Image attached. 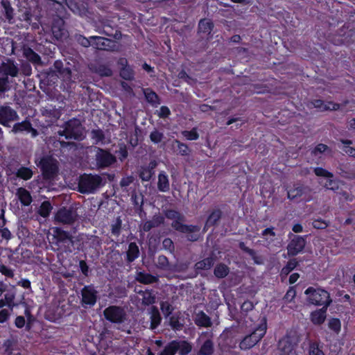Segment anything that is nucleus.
Wrapping results in <instances>:
<instances>
[{"label":"nucleus","mask_w":355,"mask_h":355,"mask_svg":"<svg viewBox=\"0 0 355 355\" xmlns=\"http://www.w3.org/2000/svg\"><path fill=\"white\" fill-rule=\"evenodd\" d=\"M312 225L315 229L324 230L329 226V222L321 218H317L313 220Z\"/></svg>","instance_id":"nucleus-55"},{"label":"nucleus","mask_w":355,"mask_h":355,"mask_svg":"<svg viewBox=\"0 0 355 355\" xmlns=\"http://www.w3.org/2000/svg\"><path fill=\"white\" fill-rule=\"evenodd\" d=\"M12 131L14 133H21L24 132L26 134H31L33 138H35L38 135V131L35 128H33L31 123L28 120H24L21 122L15 123Z\"/></svg>","instance_id":"nucleus-15"},{"label":"nucleus","mask_w":355,"mask_h":355,"mask_svg":"<svg viewBox=\"0 0 355 355\" xmlns=\"http://www.w3.org/2000/svg\"><path fill=\"white\" fill-rule=\"evenodd\" d=\"M142 302L145 305H150L155 303V297L151 292L146 291L143 293Z\"/></svg>","instance_id":"nucleus-52"},{"label":"nucleus","mask_w":355,"mask_h":355,"mask_svg":"<svg viewBox=\"0 0 355 355\" xmlns=\"http://www.w3.org/2000/svg\"><path fill=\"white\" fill-rule=\"evenodd\" d=\"M17 196L21 204L24 206L30 205L33 201L31 193L25 188H19L17 191Z\"/></svg>","instance_id":"nucleus-25"},{"label":"nucleus","mask_w":355,"mask_h":355,"mask_svg":"<svg viewBox=\"0 0 355 355\" xmlns=\"http://www.w3.org/2000/svg\"><path fill=\"white\" fill-rule=\"evenodd\" d=\"M55 238L58 242L64 243H73L71 235L67 231L57 228L55 230Z\"/></svg>","instance_id":"nucleus-33"},{"label":"nucleus","mask_w":355,"mask_h":355,"mask_svg":"<svg viewBox=\"0 0 355 355\" xmlns=\"http://www.w3.org/2000/svg\"><path fill=\"white\" fill-rule=\"evenodd\" d=\"M52 33L57 40H62L67 37L68 34L63 26V21L58 19L52 26Z\"/></svg>","instance_id":"nucleus-19"},{"label":"nucleus","mask_w":355,"mask_h":355,"mask_svg":"<svg viewBox=\"0 0 355 355\" xmlns=\"http://www.w3.org/2000/svg\"><path fill=\"white\" fill-rule=\"evenodd\" d=\"M311 191L312 189L309 186L302 182H296L293 184V187L287 190V197L291 200L303 197L306 201H309Z\"/></svg>","instance_id":"nucleus-9"},{"label":"nucleus","mask_w":355,"mask_h":355,"mask_svg":"<svg viewBox=\"0 0 355 355\" xmlns=\"http://www.w3.org/2000/svg\"><path fill=\"white\" fill-rule=\"evenodd\" d=\"M122 227V220L120 217H117L114 223L111 225V233L115 236H119L121 234Z\"/></svg>","instance_id":"nucleus-48"},{"label":"nucleus","mask_w":355,"mask_h":355,"mask_svg":"<svg viewBox=\"0 0 355 355\" xmlns=\"http://www.w3.org/2000/svg\"><path fill=\"white\" fill-rule=\"evenodd\" d=\"M329 306H323L321 309L311 313L310 319L313 324L320 325L324 323L327 318V311Z\"/></svg>","instance_id":"nucleus-18"},{"label":"nucleus","mask_w":355,"mask_h":355,"mask_svg":"<svg viewBox=\"0 0 355 355\" xmlns=\"http://www.w3.org/2000/svg\"><path fill=\"white\" fill-rule=\"evenodd\" d=\"M254 308V305L252 302L250 300H245L241 306V312L247 315L248 313Z\"/></svg>","instance_id":"nucleus-60"},{"label":"nucleus","mask_w":355,"mask_h":355,"mask_svg":"<svg viewBox=\"0 0 355 355\" xmlns=\"http://www.w3.org/2000/svg\"><path fill=\"white\" fill-rule=\"evenodd\" d=\"M298 266L299 262L297 259L293 258L289 259L286 266H284L280 270L279 276L282 282L284 281V279L287 278L288 275Z\"/></svg>","instance_id":"nucleus-20"},{"label":"nucleus","mask_w":355,"mask_h":355,"mask_svg":"<svg viewBox=\"0 0 355 355\" xmlns=\"http://www.w3.org/2000/svg\"><path fill=\"white\" fill-rule=\"evenodd\" d=\"M169 324L175 331L181 330L184 326V324L180 321V316L178 314L172 315L169 318Z\"/></svg>","instance_id":"nucleus-43"},{"label":"nucleus","mask_w":355,"mask_h":355,"mask_svg":"<svg viewBox=\"0 0 355 355\" xmlns=\"http://www.w3.org/2000/svg\"><path fill=\"white\" fill-rule=\"evenodd\" d=\"M180 349L179 341L173 340L169 342L158 355H175Z\"/></svg>","instance_id":"nucleus-28"},{"label":"nucleus","mask_w":355,"mask_h":355,"mask_svg":"<svg viewBox=\"0 0 355 355\" xmlns=\"http://www.w3.org/2000/svg\"><path fill=\"white\" fill-rule=\"evenodd\" d=\"M103 184V178L99 175L83 173L79 176L78 191L83 194L94 193Z\"/></svg>","instance_id":"nucleus-3"},{"label":"nucleus","mask_w":355,"mask_h":355,"mask_svg":"<svg viewBox=\"0 0 355 355\" xmlns=\"http://www.w3.org/2000/svg\"><path fill=\"white\" fill-rule=\"evenodd\" d=\"M214 352V342L211 338H207L201 345L198 355H213Z\"/></svg>","instance_id":"nucleus-26"},{"label":"nucleus","mask_w":355,"mask_h":355,"mask_svg":"<svg viewBox=\"0 0 355 355\" xmlns=\"http://www.w3.org/2000/svg\"><path fill=\"white\" fill-rule=\"evenodd\" d=\"M162 318L157 307L153 306L150 309V327L152 330L157 328L160 324Z\"/></svg>","instance_id":"nucleus-32"},{"label":"nucleus","mask_w":355,"mask_h":355,"mask_svg":"<svg viewBox=\"0 0 355 355\" xmlns=\"http://www.w3.org/2000/svg\"><path fill=\"white\" fill-rule=\"evenodd\" d=\"M139 256V249L135 242H131L128 245V248L126 252V261L132 263L137 259Z\"/></svg>","instance_id":"nucleus-24"},{"label":"nucleus","mask_w":355,"mask_h":355,"mask_svg":"<svg viewBox=\"0 0 355 355\" xmlns=\"http://www.w3.org/2000/svg\"><path fill=\"white\" fill-rule=\"evenodd\" d=\"M313 172L315 175L318 177H324L327 178H333L334 174L333 173L327 171L325 168H323L322 167H315L313 169Z\"/></svg>","instance_id":"nucleus-49"},{"label":"nucleus","mask_w":355,"mask_h":355,"mask_svg":"<svg viewBox=\"0 0 355 355\" xmlns=\"http://www.w3.org/2000/svg\"><path fill=\"white\" fill-rule=\"evenodd\" d=\"M24 55L26 57L27 60L34 64H40V57L38 54L34 52L31 49L26 48L24 50Z\"/></svg>","instance_id":"nucleus-42"},{"label":"nucleus","mask_w":355,"mask_h":355,"mask_svg":"<svg viewBox=\"0 0 355 355\" xmlns=\"http://www.w3.org/2000/svg\"><path fill=\"white\" fill-rule=\"evenodd\" d=\"M19 69L17 64L12 60H7L0 66V73L5 76L16 77L18 75Z\"/></svg>","instance_id":"nucleus-17"},{"label":"nucleus","mask_w":355,"mask_h":355,"mask_svg":"<svg viewBox=\"0 0 355 355\" xmlns=\"http://www.w3.org/2000/svg\"><path fill=\"white\" fill-rule=\"evenodd\" d=\"M328 149V146L324 144H318L311 152L313 156H318L319 154L323 153Z\"/></svg>","instance_id":"nucleus-58"},{"label":"nucleus","mask_w":355,"mask_h":355,"mask_svg":"<svg viewBox=\"0 0 355 355\" xmlns=\"http://www.w3.org/2000/svg\"><path fill=\"white\" fill-rule=\"evenodd\" d=\"M163 138V134L157 130L153 131L150 135L151 141L155 144L161 142Z\"/></svg>","instance_id":"nucleus-64"},{"label":"nucleus","mask_w":355,"mask_h":355,"mask_svg":"<svg viewBox=\"0 0 355 355\" xmlns=\"http://www.w3.org/2000/svg\"><path fill=\"white\" fill-rule=\"evenodd\" d=\"M35 164L40 168L45 180H53L58 173V162L51 155L42 157L40 160L35 161Z\"/></svg>","instance_id":"nucleus-5"},{"label":"nucleus","mask_w":355,"mask_h":355,"mask_svg":"<svg viewBox=\"0 0 355 355\" xmlns=\"http://www.w3.org/2000/svg\"><path fill=\"white\" fill-rule=\"evenodd\" d=\"M103 315L106 320L115 324H121L126 320L124 308L116 305H110L105 308Z\"/></svg>","instance_id":"nucleus-8"},{"label":"nucleus","mask_w":355,"mask_h":355,"mask_svg":"<svg viewBox=\"0 0 355 355\" xmlns=\"http://www.w3.org/2000/svg\"><path fill=\"white\" fill-rule=\"evenodd\" d=\"M230 272L229 267L223 263H218L214 270V274L218 279L225 278Z\"/></svg>","instance_id":"nucleus-34"},{"label":"nucleus","mask_w":355,"mask_h":355,"mask_svg":"<svg viewBox=\"0 0 355 355\" xmlns=\"http://www.w3.org/2000/svg\"><path fill=\"white\" fill-rule=\"evenodd\" d=\"M59 135L67 139H81L83 132L80 121L76 119L69 120L65 123L64 129L59 131Z\"/></svg>","instance_id":"nucleus-6"},{"label":"nucleus","mask_w":355,"mask_h":355,"mask_svg":"<svg viewBox=\"0 0 355 355\" xmlns=\"http://www.w3.org/2000/svg\"><path fill=\"white\" fill-rule=\"evenodd\" d=\"M306 240L299 235H294L287 245V253L290 257H294L303 251Z\"/></svg>","instance_id":"nucleus-13"},{"label":"nucleus","mask_w":355,"mask_h":355,"mask_svg":"<svg viewBox=\"0 0 355 355\" xmlns=\"http://www.w3.org/2000/svg\"><path fill=\"white\" fill-rule=\"evenodd\" d=\"M116 159L114 155L107 150L101 148H97L96 154V164L100 168H105L109 167L115 163Z\"/></svg>","instance_id":"nucleus-12"},{"label":"nucleus","mask_w":355,"mask_h":355,"mask_svg":"<svg viewBox=\"0 0 355 355\" xmlns=\"http://www.w3.org/2000/svg\"><path fill=\"white\" fill-rule=\"evenodd\" d=\"M322 345L317 341L311 342L309 344V355H325L322 351Z\"/></svg>","instance_id":"nucleus-40"},{"label":"nucleus","mask_w":355,"mask_h":355,"mask_svg":"<svg viewBox=\"0 0 355 355\" xmlns=\"http://www.w3.org/2000/svg\"><path fill=\"white\" fill-rule=\"evenodd\" d=\"M15 175L17 178L27 181L33 178L34 172L31 167L21 166L16 170Z\"/></svg>","instance_id":"nucleus-22"},{"label":"nucleus","mask_w":355,"mask_h":355,"mask_svg":"<svg viewBox=\"0 0 355 355\" xmlns=\"http://www.w3.org/2000/svg\"><path fill=\"white\" fill-rule=\"evenodd\" d=\"M144 94L146 101L149 103H150L153 107H156L160 104L157 95L150 89H144Z\"/></svg>","instance_id":"nucleus-37"},{"label":"nucleus","mask_w":355,"mask_h":355,"mask_svg":"<svg viewBox=\"0 0 355 355\" xmlns=\"http://www.w3.org/2000/svg\"><path fill=\"white\" fill-rule=\"evenodd\" d=\"M180 349H178L180 355H188L191 351V345L187 341H179Z\"/></svg>","instance_id":"nucleus-50"},{"label":"nucleus","mask_w":355,"mask_h":355,"mask_svg":"<svg viewBox=\"0 0 355 355\" xmlns=\"http://www.w3.org/2000/svg\"><path fill=\"white\" fill-rule=\"evenodd\" d=\"M160 309L165 317L171 315L173 311V307L168 302H162L160 303Z\"/></svg>","instance_id":"nucleus-51"},{"label":"nucleus","mask_w":355,"mask_h":355,"mask_svg":"<svg viewBox=\"0 0 355 355\" xmlns=\"http://www.w3.org/2000/svg\"><path fill=\"white\" fill-rule=\"evenodd\" d=\"M297 344L298 339L295 336L286 334L278 342V355H297L296 353Z\"/></svg>","instance_id":"nucleus-7"},{"label":"nucleus","mask_w":355,"mask_h":355,"mask_svg":"<svg viewBox=\"0 0 355 355\" xmlns=\"http://www.w3.org/2000/svg\"><path fill=\"white\" fill-rule=\"evenodd\" d=\"M162 246L163 248L169 251L170 252H172L174 251L175 247L174 243L171 239L170 238H165L162 241Z\"/></svg>","instance_id":"nucleus-63"},{"label":"nucleus","mask_w":355,"mask_h":355,"mask_svg":"<svg viewBox=\"0 0 355 355\" xmlns=\"http://www.w3.org/2000/svg\"><path fill=\"white\" fill-rule=\"evenodd\" d=\"M324 187L327 189L332 190V191H337L339 189L338 183L336 180L332 179V178H327Z\"/></svg>","instance_id":"nucleus-57"},{"label":"nucleus","mask_w":355,"mask_h":355,"mask_svg":"<svg viewBox=\"0 0 355 355\" xmlns=\"http://www.w3.org/2000/svg\"><path fill=\"white\" fill-rule=\"evenodd\" d=\"M173 144L177 145L178 154L182 156H187L189 155L190 149L187 144L180 141L178 139L173 141Z\"/></svg>","instance_id":"nucleus-44"},{"label":"nucleus","mask_w":355,"mask_h":355,"mask_svg":"<svg viewBox=\"0 0 355 355\" xmlns=\"http://www.w3.org/2000/svg\"><path fill=\"white\" fill-rule=\"evenodd\" d=\"M77 216L76 211L72 208L62 207L58 210L55 219L62 224L71 225L76 220Z\"/></svg>","instance_id":"nucleus-11"},{"label":"nucleus","mask_w":355,"mask_h":355,"mask_svg":"<svg viewBox=\"0 0 355 355\" xmlns=\"http://www.w3.org/2000/svg\"><path fill=\"white\" fill-rule=\"evenodd\" d=\"M14 324L18 329H22L25 327V330L26 331L27 323L25 317L22 315L17 316L15 319Z\"/></svg>","instance_id":"nucleus-59"},{"label":"nucleus","mask_w":355,"mask_h":355,"mask_svg":"<svg viewBox=\"0 0 355 355\" xmlns=\"http://www.w3.org/2000/svg\"><path fill=\"white\" fill-rule=\"evenodd\" d=\"M223 216V212L219 209L212 210L206 220L207 226H216Z\"/></svg>","instance_id":"nucleus-29"},{"label":"nucleus","mask_w":355,"mask_h":355,"mask_svg":"<svg viewBox=\"0 0 355 355\" xmlns=\"http://www.w3.org/2000/svg\"><path fill=\"white\" fill-rule=\"evenodd\" d=\"M0 272L9 278H12L14 277L13 270L3 263H0Z\"/></svg>","instance_id":"nucleus-61"},{"label":"nucleus","mask_w":355,"mask_h":355,"mask_svg":"<svg viewBox=\"0 0 355 355\" xmlns=\"http://www.w3.org/2000/svg\"><path fill=\"white\" fill-rule=\"evenodd\" d=\"M80 293V302L83 307H92L96 304L98 296V291L93 284L85 286L81 289Z\"/></svg>","instance_id":"nucleus-10"},{"label":"nucleus","mask_w":355,"mask_h":355,"mask_svg":"<svg viewBox=\"0 0 355 355\" xmlns=\"http://www.w3.org/2000/svg\"><path fill=\"white\" fill-rule=\"evenodd\" d=\"M215 259L214 257L210 256L203 259L196 263L194 266L195 270L198 272L200 270H207L211 268L214 265Z\"/></svg>","instance_id":"nucleus-23"},{"label":"nucleus","mask_w":355,"mask_h":355,"mask_svg":"<svg viewBox=\"0 0 355 355\" xmlns=\"http://www.w3.org/2000/svg\"><path fill=\"white\" fill-rule=\"evenodd\" d=\"M156 165L155 161H151L148 166H141L139 171V178L142 181L148 182L152 178Z\"/></svg>","instance_id":"nucleus-21"},{"label":"nucleus","mask_w":355,"mask_h":355,"mask_svg":"<svg viewBox=\"0 0 355 355\" xmlns=\"http://www.w3.org/2000/svg\"><path fill=\"white\" fill-rule=\"evenodd\" d=\"M213 24L209 19H202L199 22L198 28L199 31L205 33H210L213 28Z\"/></svg>","instance_id":"nucleus-45"},{"label":"nucleus","mask_w":355,"mask_h":355,"mask_svg":"<svg viewBox=\"0 0 355 355\" xmlns=\"http://www.w3.org/2000/svg\"><path fill=\"white\" fill-rule=\"evenodd\" d=\"M304 294L309 304L329 306L332 303L330 293L321 287L309 286L305 290Z\"/></svg>","instance_id":"nucleus-2"},{"label":"nucleus","mask_w":355,"mask_h":355,"mask_svg":"<svg viewBox=\"0 0 355 355\" xmlns=\"http://www.w3.org/2000/svg\"><path fill=\"white\" fill-rule=\"evenodd\" d=\"M309 109L320 108L323 111H336L342 109L340 105L333 102L323 103L321 100H315L308 105Z\"/></svg>","instance_id":"nucleus-16"},{"label":"nucleus","mask_w":355,"mask_h":355,"mask_svg":"<svg viewBox=\"0 0 355 355\" xmlns=\"http://www.w3.org/2000/svg\"><path fill=\"white\" fill-rule=\"evenodd\" d=\"M157 266L162 270L167 269L169 266L168 258L164 255H159L157 257Z\"/></svg>","instance_id":"nucleus-56"},{"label":"nucleus","mask_w":355,"mask_h":355,"mask_svg":"<svg viewBox=\"0 0 355 355\" xmlns=\"http://www.w3.org/2000/svg\"><path fill=\"white\" fill-rule=\"evenodd\" d=\"M116 154L118 155L121 161H123L128 157V152L126 146L124 144L119 145V150H116Z\"/></svg>","instance_id":"nucleus-54"},{"label":"nucleus","mask_w":355,"mask_h":355,"mask_svg":"<svg viewBox=\"0 0 355 355\" xmlns=\"http://www.w3.org/2000/svg\"><path fill=\"white\" fill-rule=\"evenodd\" d=\"M19 119L17 112H0V124L10 127V123Z\"/></svg>","instance_id":"nucleus-27"},{"label":"nucleus","mask_w":355,"mask_h":355,"mask_svg":"<svg viewBox=\"0 0 355 355\" xmlns=\"http://www.w3.org/2000/svg\"><path fill=\"white\" fill-rule=\"evenodd\" d=\"M157 188L162 192H167L170 189L168 175L164 171L160 172L158 175Z\"/></svg>","instance_id":"nucleus-31"},{"label":"nucleus","mask_w":355,"mask_h":355,"mask_svg":"<svg viewBox=\"0 0 355 355\" xmlns=\"http://www.w3.org/2000/svg\"><path fill=\"white\" fill-rule=\"evenodd\" d=\"M267 331V320L264 317L254 331L246 335L239 343L242 350H247L253 347L265 336Z\"/></svg>","instance_id":"nucleus-4"},{"label":"nucleus","mask_w":355,"mask_h":355,"mask_svg":"<svg viewBox=\"0 0 355 355\" xmlns=\"http://www.w3.org/2000/svg\"><path fill=\"white\" fill-rule=\"evenodd\" d=\"M245 122V120L241 119L239 117H232L227 120L226 122V125H230L232 123H235V128L238 129L242 126L243 124H244Z\"/></svg>","instance_id":"nucleus-62"},{"label":"nucleus","mask_w":355,"mask_h":355,"mask_svg":"<svg viewBox=\"0 0 355 355\" xmlns=\"http://www.w3.org/2000/svg\"><path fill=\"white\" fill-rule=\"evenodd\" d=\"M337 173L345 179H355V171L349 169L346 165H340L337 167Z\"/></svg>","instance_id":"nucleus-36"},{"label":"nucleus","mask_w":355,"mask_h":355,"mask_svg":"<svg viewBox=\"0 0 355 355\" xmlns=\"http://www.w3.org/2000/svg\"><path fill=\"white\" fill-rule=\"evenodd\" d=\"M164 215L166 218L172 220L171 227L176 231L188 234L187 239L189 241H197L199 239V234H197L200 230V227L197 225H186L183 223L184 216L178 211L168 209L164 211Z\"/></svg>","instance_id":"nucleus-1"},{"label":"nucleus","mask_w":355,"mask_h":355,"mask_svg":"<svg viewBox=\"0 0 355 355\" xmlns=\"http://www.w3.org/2000/svg\"><path fill=\"white\" fill-rule=\"evenodd\" d=\"M136 280L144 284L155 283L158 279L157 277L145 272H138L136 275Z\"/></svg>","instance_id":"nucleus-30"},{"label":"nucleus","mask_w":355,"mask_h":355,"mask_svg":"<svg viewBox=\"0 0 355 355\" xmlns=\"http://www.w3.org/2000/svg\"><path fill=\"white\" fill-rule=\"evenodd\" d=\"M196 324L199 327H209L211 326V318L205 312L200 311L197 315Z\"/></svg>","instance_id":"nucleus-35"},{"label":"nucleus","mask_w":355,"mask_h":355,"mask_svg":"<svg viewBox=\"0 0 355 355\" xmlns=\"http://www.w3.org/2000/svg\"><path fill=\"white\" fill-rule=\"evenodd\" d=\"M181 134L186 139L189 141L197 140L199 138L196 128H193L191 130H183Z\"/></svg>","instance_id":"nucleus-46"},{"label":"nucleus","mask_w":355,"mask_h":355,"mask_svg":"<svg viewBox=\"0 0 355 355\" xmlns=\"http://www.w3.org/2000/svg\"><path fill=\"white\" fill-rule=\"evenodd\" d=\"M52 209L53 207L51 202L48 200H45L40 205L37 212L42 217L46 218L50 215Z\"/></svg>","instance_id":"nucleus-39"},{"label":"nucleus","mask_w":355,"mask_h":355,"mask_svg":"<svg viewBox=\"0 0 355 355\" xmlns=\"http://www.w3.org/2000/svg\"><path fill=\"white\" fill-rule=\"evenodd\" d=\"M328 327L334 334L338 335L341 331V322L339 318H332L329 320Z\"/></svg>","instance_id":"nucleus-41"},{"label":"nucleus","mask_w":355,"mask_h":355,"mask_svg":"<svg viewBox=\"0 0 355 355\" xmlns=\"http://www.w3.org/2000/svg\"><path fill=\"white\" fill-rule=\"evenodd\" d=\"M90 39L92 41V46L97 49L112 51L116 46L114 41L103 37L92 36Z\"/></svg>","instance_id":"nucleus-14"},{"label":"nucleus","mask_w":355,"mask_h":355,"mask_svg":"<svg viewBox=\"0 0 355 355\" xmlns=\"http://www.w3.org/2000/svg\"><path fill=\"white\" fill-rule=\"evenodd\" d=\"M91 136L92 140H94V144H105V136L102 130H92L91 132Z\"/></svg>","instance_id":"nucleus-38"},{"label":"nucleus","mask_w":355,"mask_h":355,"mask_svg":"<svg viewBox=\"0 0 355 355\" xmlns=\"http://www.w3.org/2000/svg\"><path fill=\"white\" fill-rule=\"evenodd\" d=\"M6 225V219L2 215V221L0 223V234L2 236V238L5 239H10L11 238V233L10 230L8 228H3V227Z\"/></svg>","instance_id":"nucleus-53"},{"label":"nucleus","mask_w":355,"mask_h":355,"mask_svg":"<svg viewBox=\"0 0 355 355\" xmlns=\"http://www.w3.org/2000/svg\"><path fill=\"white\" fill-rule=\"evenodd\" d=\"M24 315L26 318V331H30L32 329L33 324L36 320L35 317L32 314L31 310L28 308H26L24 310Z\"/></svg>","instance_id":"nucleus-47"}]
</instances>
